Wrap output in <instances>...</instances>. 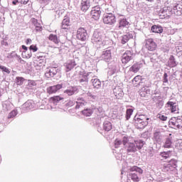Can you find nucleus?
Instances as JSON below:
<instances>
[{
    "mask_svg": "<svg viewBox=\"0 0 182 182\" xmlns=\"http://www.w3.org/2000/svg\"><path fill=\"white\" fill-rule=\"evenodd\" d=\"M149 119L147 115L139 114L135 119V127H136V129H144V127L149 124Z\"/></svg>",
    "mask_w": 182,
    "mask_h": 182,
    "instance_id": "obj_1",
    "label": "nucleus"
},
{
    "mask_svg": "<svg viewBox=\"0 0 182 182\" xmlns=\"http://www.w3.org/2000/svg\"><path fill=\"white\" fill-rule=\"evenodd\" d=\"M97 0H81L80 9L82 12H87L91 6L98 5Z\"/></svg>",
    "mask_w": 182,
    "mask_h": 182,
    "instance_id": "obj_2",
    "label": "nucleus"
},
{
    "mask_svg": "<svg viewBox=\"0 0 182 182\" xmlns=\"http://www.w3.org/2000/svg\"><path fill=\"white\" fill-rule=\"evenodd\" d=\"M102 21L106 25H114L116 16L112 13H105L103 15Z\"/></svg>",
    "mask_w": 182,
    "mask_h": 182,
    "instance_id": "obj_3",
    "label": "nucleus"
},
{
    "mask_svg": "<svg viewBox=\"0 0 182 182\" xmlns=\"http://www.w3.org/2000/svg\"><path fill=\"white\" fill-rule=\"evenodd\" d=\"M159 14H160L159 16L161 18V19H166V18H170V16L173 15V8H171V6H165L160 10Z\"/></svg>",
    "mask_w": 182,
    "mask_h": 182,
    "instance_id": "obj_4",
    "label": "nucleus"
},
{
    "mask_svg": "<svg viewBox=\"0 0 182 182\" xmlns=\"http://www.w3.org/2000/svg\"><path fill=\"white\" fill-rule=\"evenodd\" d=\"M34 63L37 70H43V68L46 66V57L43 55L38 57V60Z\"/></svg>",
    "mask_w": 182,
    "mask_h": 182,
    "instance_id": "obj_5",
    "label": "nucleus"
},
{
    "mask_svg": "<svg viewBox=\"0 0 182 182\" xmlns=\"http://www.w3.org/2000/svg\"><path fill=\"white\" fill-rule=\"evenodd\" d=\"M92 41L93 43H99L100 45H106L105 36H102L101 33L95 31L92 36Z\"/></svg>",
    "mask_w": 182,
    "mask_h": 182,
    "instance_id": "obj_6",
    "label": "nucleus"
},
{
    "mask_svg": "<svg viewBox=\"0 0 182 182\" xmlns=\"http://www.w3.org/2000/svg\"><path fill=\"white\" fill-rule=\"evenodd\" d=\"M76 38L78 41L85 42L87 39V31L85 28H79L77 31Z\"/></svg>",
    "mask_w": 182,
    "mask_h": 182,
    "instance_id": "obj_7",
    "label": "nucleus"
},
{
    "mask_svg": "<svg viewBox=\"0 0 182 182\" xmlns=\"http://www.w3.org/2000/svg\"><path fill=\"white\" fill-rule=\"evenodd\" d=\"M145 48L150 52H154L157 49V43L154 42L153 38H147L145 40Z\"/></svg>",
    "mask_w": 182,
    "mask_h": 182,
    "instance_id": "obj_8",
    "label": "nucleus"
},
{
    "mask_svg": "<svg viewBox=\"0 0 182 182\" xmlns=\"http://www.w3.org/2000/svg\"><path fill=\"white\" fill-rule=\"evenodd\" d=\"M100 15H102V10L100 9V6L97 4L91 10V16L93 19L97 21L100 18Z\"/></svg>",
    "mask_w": 182,
    "mask_h": 182,
    "instance_id": "obj_9",
    "label": "nucleus"
},
{
    "mask_svg": "<svg viewBox=\"0 0 182 182\" xmlns=\"http://www.w3.org/2000/svg\"><path fill=\"white\" fill-rule=\"evenodd\" d=\"M132 59L133 53L131 50H126L122 55V63L124 65H127V63H129Z\"/></svg>",
    "mask_w": 182,
    "mask_h": 182,
    "instance_id": "obj_10",
    "label": "nucleus"
},
{
    "mask_svg": "<svg viewBox=\"0 0 182 182\" xmlns=\"http://www.w3.org/2000/svg\"><path fill=\"white\" fill-rule=\"evenodd\" d=\"M170 126H172L171 127L173 129H180L182 127V119H171L169 121Z\"/></svg>",
    "mask_w": 182,
    "mask_h": 182,
    "instance_id": "obj_11",
    "label": "nucleus"
},
{
    "mask_svg": "<svg viewBox=\"0 0 182 182\" xmlns=\"http://www.w3.org/2000/svg\"><path fill=\"white\" fill-rule=\"evenodd\" d=\"M63 87V85L62 84H58L56 85L50 86L47 88V93L48 95H53L56 93L58 90H60Z\"/></svg>",
    "mask_w": 182,
    "mask_h": 182,
    "instance_id": "obj_12",
    "label": "nucleus"
},
{
    "mask_svg": "<svg viewBox=\"0 0 182 182\" xmlns=\"http://www.w3.org/2000/svg\"><path fill=\"white\" fill-rule=\"evenodd\" d=\"M176 167H177V161H176V159H171L168 164L164 165V168L166 170V171H170V170L173 171Z\"/></svg>",
    "mask_w": 182,
    "mask_h": 182,
    "instance_id": "obj_13",
    "label": "nucleus"
},
{
    "mask_svg": "<svg viewBox=\"0 0 182 182\" xmlns=\"http://www.w3.org/2000/svg\"><path fill=\"white\" fill-rule=\"evenodd\" d=\"M21 48L23 49V51L21 53V56L23 59H30V58H32V51L28 50V47H26V46L23 45Z\"/></svg>",
    "mask_w": 182,
    "mask_h": 182,
    "instance_id": "obj_14",
    "label": "nucleus"
},
{
    "mask_svg": "<svg viewBox=\"0 0 182 182\" xmlns=\"http://www.w3.org/2000/svg\"><path fill=\"white\" fill-rule=\"evenodd\" d=\"M102 59L105 62H110L112 60V50H107L102 52Z\"/></svg>",
    "mask_w": 182,
    "mask_h": 182,
    "instance_id": "obj_15",
    "label": "nucleus"
},
{
    "mask_svg": "<svg viewBox=\"0 0 182 182\" xmlns=\"http://www.w3.org/2000/svg\"><path fill=\"white\" fill-rule=\"evenodd\" d=\"M143 68V63H135L130 68L129 71L133 73H137Z\"/></svg>",
    "mask_w": 182,
    "mask_h": 182,
    "instance_id": "obj_16",
    "label": "nucleus"
},
{
    "mask_svg": "<svg viewBox=\"0 0 182 182\" xmlns=\"http://www.w3.org/2000/svg\"><path fill=\"white\" fill-rule=\"evenodd\" d=\"M90 73H85V72H80L79 74V82L80 83H83L84 82H88L89 81V75Z\"/></svg>",
    "mask_w": 182,
    "mask_h": 182,
    "instance_id": "obj_17",
    "label": "nucleus"
},
{
    "mask_svg": "<svg viewBox=\"0 0 182 182\" xmlns=\"http://www.w3.org/2000/svg\"><path fill=\"white\" fill-rule=\"evenodd\" d=\"M173 14L177 16L182 14V2L176 4L173 6Z\"/></svg>",
    "mask_w": 182,
    "mask_h": 182,
    "instance_id": "obj_18",
    "label": "nucleus"
},
{
    "mask_svg": "<svg viewBox=\"0 0 182 182\" xmlns=\"http://www.w3.org/2000/svg\"><path fill=\"white\" fill-rule=\"evenodd\" d=\"M58 73V71H56V68H47L45 76L46 77H53L55 75Z\"/></svg>",
    "mask_w": 182,
    "mask_h": 182,
    "instance_id": "obj_19",
    "label": "nucleus"
},
{
    "mask_svg": "<svg viewBox=\"0 0 182 182\" xmlns=\"http://www.w3.org/2000/svg\"><path fill=\"white\" fill-rule=\"evenodd\" d=\"M65 97H62L61 95H56L49 98L50 103H59V102L64 100Z\"/></svg>",
    "mask_w": 182,
    "mask_h": 182,
    "instance_id": "obj_20",
    "label": "nucleus"
},
{
    "mask_svg": "<svg viewBox=\"0 0 182 182\" xmlns=\"http://www.w3.org/2000/svg\"><path fill=\"white\" fill-rule=\"evenodd\" d=\"M65 66L66 68L65 72H70L75 66H76V62L75 60H70L65 64Z\"/></svg>",
    "mask_w": 182,
    "mask_h": 182,
    "instance_id": "obj_21",
    "label": "nucleus"
},
{
    "mask_svg": "<svg viewBox=\"0 0 182 182\" xmlns=\"http://www.w3.org/2000/svg\"><path fill=\"white\" fill-rule=\"evenodd\" d=\"M70 26V18L67 17L64 18L62 21L61 29H69Z\"/></svg>",
    "mask_w": 182,
    "mask_h": 182,
    "instance_id": "obj_22",
    "label": "nucleus"
},
{
    "mask_svg": "<svg viewBox=\"0 0 182 182\" xmlns=\"http://www.w3.org/2000/svg\"><path fill=\"white\" fill-rule=\"evenodd\" d=\"M48 41L53 42V43H55V45H58V43H60V39H59L57 35L53 33L49 35Z\"/></svg>",
    "mask_w": 182,
    "mask_h": 182,
    "instance_id": "obj_23",
    "label": "nucleus"
},
{
    "mask_svg": "<svg viewBox=\"0 0 182 182\" xmlns=\"http://www.w3.org/2000/svg\"><path fill=\"white\" fill-rule=\"evenodd\" d=\"M168 106H169V109L171 110V113H176L177 110H178V107L177 106V104L173 102H167Z\"/></svg>",
    "mask_w": 182,
    "mask_h": 182,
    "instance_id": "obj_24",
    "label": "nucleus"
},
{
    "mask_svg": "<svg viewBox=\"0 0 182 182\" xmlns=\"http://www.w3.org/2000/svg\"><path fill=\"white\" fill-rule=\"evenodd\" d=\"M153 139L157 143L161 141V132H160V130L156 129L154 131Z\"/></svg>",
    "mask_w": 182,
    "mask_h": 182,
    "instance_id": "obj_25",
    "label": "nucleus"
},
{
    "mask_svg": "<svg viewBox=\"0 0 182 182\" xmlns=\"http://www.w3.org/2000/svg\"><path fill=\"white\" fill-rule=\"evenodd\" d=\"M132 38H133V35L127 33L122 36L121 43L122 45H125V43H127Z\"/></svg>",
    "mask_w": 182,
    "mask_h": 182,
    "instance_id": "obj_26",
    "label": "nucleus"
},
{
    "mask_svg": "<svg viewBox=\"0 0 182 182\" xmlns=\"http://www.w3.org/2000/svg\"><path fill=\"white\" fill-rule=\"evenodd\" d=\"M129 26V21H127V19L126 18H122L120 19L119 21V29H123V28H127Z\"/></svg>",
    "mask_w": 182,
    "mask_h": 182,
    "instance_id": "obj_27",
    "label": "nucleus"
},
{
    "mask_svg": "<svg viewBox=\"0 0 182 182\" xmlns=\"http://www.w3.org/2000/svg\"><path fill=\"white\" fill-rule=\"evenodd\" d=\"M92 86L95 89H100L102 87V82L97 78L92 79Z\"/></svg>",
    "mask_w": 182,
    "mask_h": 182,
    "instance_id": "obj_28",
    "label": "nucleus"
},
{
    "mask_svg": "<svg viewBox=\"0 0 182 182\" xmlns=\"http://www.w3.org/2000/svg\"><path fill=\"white\" fill-rule=\"evenodd\" d=\"M127 153H136L137 149L136 148V144L129 143L127 148Z\"/></svg>",
    "mask_w": 182,
    "mask_h": 182,
    "instance_id": "obj_29",
    "label": "nucleus"
},
{
    "mask_svg": "<svg viewBox=\"0 0 182 182\" xmlns=\"http://www.w3.org/2000/svg\"><path fill=\"white\" fill-rule=\"evenodd\" d=\"M154 33H163V27L161 26L154 25L151 28Z\"/></svg>",
    "mask_w": 182,
    "mask_h": 182,
    "instance_id": "obj_30",
    "label": "nucleus"
},
{
    "mask_svg": "<svg viewBox=\"0 0 182 182\" xmlns=\"http://www.w3.org/2000/svg\"><path fill=\"white\" fill-rule=\"evenodd\" d=\"M81 113L83 116H85V117H90V116L93 114V109L90 108H86L81 111Z\"/></svg>",
    "mask_w": 182,
    "mask_h": 182,
    "instance_id": "obj_31",
    "label": "nucleus"
},
{
    "mask_svg": "<svg viewBox=\"0 0 182 182\" xmlns=\"http://www.w3.org/2000/svg\"><path fill=\"white\" fill-rule=\"evenodd\" d=\"M31 109H33V105L31 101H27L22 105L23 110H31Z\"/></svg>",
    "mask_w": 182,
    "mask_h": 182,
    "instance_id": "obj_32",
    "label": "nucleus"
},
{
    "mask_svg": "<svg viewBox=\"0 0 182 182\" xmlns=\"http://www.w3.org/2000/svg\"><path fill=\"white\" fill-rule=\"evenodd\" d=\"M112 129H113V125L112 124V122H110L109 121H105L104 122L103 129L105 132H110V130H112Z\"/></svg>",
    "mask_w": 182,
    "mask_h": 182,
    "instance_id": "obj_33",
    "label": "nucleus"
},
{
    "mask_svg": "<svg viewBox=\"0 0 182 182\" xmlns=\"http://www.w3.org/2000/svg\"><path fill=\"white\" fill-rule=\"evenodd\" d=\"M122 93L123 91H122V88H120V87H116L114 89V94L117 99H120V97H122Z\"/></svg>",
    "mask_w": 182,
    "mask_h": 182,
    "instance_id": "obj_34",
    "label": "nucleus"
},
{
    "mask_svg": "<svg viewBox=\"0 0 182 182\" xmlns=\"http://www.w3.org/2000/svg\"><path fill=\"white\" fill-rule=\"evenodd\" d=\"M172 144H173V142L171 141V139L170 138H166L163 147L164 149H171Z\"/></svg>",
    "mask_w": 182,
    "mask_h": 182,
    "instance_id": "obj_35",
    "label": "nucleus"
},
{
    "mask_svg": "<svg viewBox=\"0 0 182 182\" xmlns=\"http://www.w3.org/2000/svg\"><path fill=\"white\" fill-rule=\"evenodd\" d=\"M129 171H136V173H139V174H142L143 173V169H141V168L136 166H134L132 167H131L129 168Z\"/></svg>",
    "mask_w": 182,
    "mask_h": 182,
    "instance_id": "obj_36",
    "label": "nucleus"
},
{
    "mask_svg": "<svg viewBox=\"0 0 182 182\" xmlns=\"http://www.w3.org/2000/svg\"><path fill=\"white\" fill-rule=\"evenodd\" d=\"M136 146V149H138V150H141V149L144 146V142L141 140H137L134 141Z\"/></svg>",
    "mask_w": 182,
    "mask_h": 182,
    "instance_id": "obj_37",
    "label": "nucleus"
},
{
    "mask_svg": "<svg viewBox=\"0 0 182 182\" xmlns=\"http://www.w3.org/2000/svg\"><path fill=\"white\" fill-rule=\"evenodd\" d=\"M23 82H25V78H23V77H16V83L18 86H22V85H23Z\"/></svg>",
    "mask_w": 182,
    "mask_h": 182,
    "instance_id": "obj_38",
    "label": "nucleus"
},
{
    "mask_svg": "<svg viewBox=\"0 0 182 182\" xmlns=\"http://www.w3.org/2000/svg\"><path fill=\"white\" fill-rule=\"evenodd\" d=\"M171 151H163L160 153V156L165 159H169Z\"/></svg>",
    "mask_w": 182,
    "mask_h": 182,
    "instance_id": "obj_39",
    "label": "nucleus"
},
{
    "mask_svg": "<svg viewBox=\"0 0 182 182\" xmlns=\"http://www.w3.org/2000/svg\"><path fill=\"white\" fill-rule=\"evenodd\" d=\"M33 23H36V31H37V32H41L42 31V26H41V24L38 23V20L33 18Z\"/></svg>",
    "mask_w": 182,
    "mask_h": 182,
    "instance_id": "obj_40",
    "label": "nucleus"
},
{
    "mask_svg": "<svg viewBox=\"0 0 182 182\" xmlns=\"http://www.w3.org/2000/svg\"><path fill=\"white\" fill-rule=\"evenodd\" d=\"M133 114V109H127L126 112V119L129 120L131 116Z\"/></svg>",
    "mask_w": 182,
    "mask_h": 182,
    "instance_id": "obj_41",
    "label": "nucleus"
},
{
    "mask_svg": "<svg viewBox=\"0 0 182 182\" xmlns=\"http://www.w3.org/2000/svg\"><path fill=\"white\" fill-rule=\"evenodd\" d=\"M130 176L132 180L134 181V182L140 181V178L139 177V176H137L136 173H132Z\"/></svg>",
    "mask_w": 182,
    "mask_h": 182,
    "instance_id": "obj_42",
    "label": "nucleus"
},
{
    "mask_svg": "<svg viewBox=\"0 0 182 182\" xmlns=\"http://www.w3.org/2000/svg\"><path fill=\"white\" fill-rule=\"evenodd\" d=\"M64 93H66L68 96H73V95H75V90H73V88L65 90Z\"/></svg>",
    "mask_w": 182,
    "mask_h": 182,
    "instance_id": "obj_43",
    "label": "nucleus"
},
{
    "mask_svg": "<svg viewBox=\"0 0 182 182\" xmlns=\"http://www.w3.org/2000/svg\"><path fill=\"white\" fill-rule=\"evenodd\" d=\"M18 112H16V110H13L9 114L8 119H14V117H15V116H16Z\"/></svg>",
    "mask_w": 182,
    "mask_h": 182,
    "instance_id": "obj_44",
    "label": "nucleus"
},
{
    "mask_svg": "<svg viewBox=\"0 0 182 182\" xmlns=\"http://www.w3.org/2000/svg\"><path fill=\"white\" fill-rule=\"evenodd\" d=\"M157 117L159 120H162V122H166L167 120V117L162 114H158Z\"/></svg>",
    "mask_w": 182,
    "mask_h": 182,
    "instance_id": "obj_45",
    "label": "nucleus"
},
{
    "mask_svg": "<svg viewBox=\"0 0 182 182\" xmlns=\"http://www.w3.org/2000/svg\"><path fill=\"white\" fill-rule=\"evenodd\" d=\"M0 70L2 72H4L5 73H8L9 75V73H11V71H9V68L4 66V65H0Z\"/></svg>",
    "mask_w": 182,
    "mask_h": 182,
    "instance_id": "obj_46",
    "label": "nucleus"
},
{
    "mask_svg": "<svg viewBox=\"0 0 182 182\" xmlns=\"http://www.w3.org/2000/svg\"><path fill=\"white\" fill-rule=\"evenodd\" d=\"M28 86L29 87H33V86H36V82L32 80H28Z\"/></svg>",
    "mask_w": 182,
    "mask_h": 182,
    "instance_id": "obj_47",
    "label": "nucleus"
},
{
    "mask_svg": "<svg viewBox=\"0 0 182 182\" xmlns=\"http://www.w3.org/2000/svg\"><path fill=\"white\" fill-rule=\"evenodd\" d=\"M120 144H122V141L117 139H115L114 141L115 149H119V147H120Z\"/></svg>",
    "mask_w": 182,
    "mask_h": 182,
    "instance_id": "obj_48",
    "label": "nucleus"
},
{
    "mask_svg": "<svg viewBox=\"0 0 182 182\" xmlns=\"http://www.w3.org/2000/svg\"><path fill=\"white\" fill-rule=\"evenodd\" d=\"M30 51L32 50L33 52H38V46L36 45H31L29 47Z\"/></svg>",
    "mask_w": 182,
    "mask_h": 182,
    "instance_id": "obj_49",
    "label": "nucleus"
},
{
    "mask_svg": "<svg viewBox=\"0 0 182 182\" xmlns=\"http://www.w3.org/2000/svg\"><path fill=\"white\" fill-rule=\"evenodd\" d=\"M140 80H141V75H136L134 77V78L133 79L132 82H140Z\"/></svg>",
    "mask_w": 182,
    "mask_h": 182,
    "instance_id": "obj_50",
    "label": "nucleus"
},
{
    "mask_svg": "<svg viewBox=\"0 0 182 182\" xmlns=\"http://www.w3.org/2000/svg\"><path fill=\"white\" fill-rule=\"evenodd\" d=\"M168 75H167V73L164 74V83H167L168 82V79L167 78Z\"/></svg>",
    "mask_w": 182,
    "mask_h": 182,
    "instance_id": "obj_51",
    "label": "nucleus"
},
{
    "mask_svg": "<svg viewBox=\"0 0 182 182\" xmlns=\"http://www.w3.org/2000/svg\"><path fill=\"white\" fill-rule=\"evenodd\" d=\"M83 106H85L84 103H79L75 106V109H83Z\"/></svg>",
    "mask_w": 182,
    "mask_h": 182,
    "instance_id": "obj_52",
    "label": "nucleus"
},
{
    "mask_svg": "<svg viewBox=\"0 0 182 182\" xmlns=\"http://www.w3.org/2000/svg\"><path fill=\"white\" fill-rule=\"evenodd\" d=\"M128 141H129V139L127 137L124 136L122 140V144H124V146H126V144H127Z\"/></svg>",
    "mask_w": 182,
    "mask_h": 182,
    "instance_id": "obj_53",
    "label": "nucleus"
},
{
    "mask_svg": "<svg viewBox=\"0 0 182 182\" xmlns=\"http://www.w3.org/2000/svg\"><path fill=\"white\" fill-rule=\"evenodd\" d=\"M31 43H32V39L27 38L26 41V45H31Z\"/></svg>",
    "mask_w": 182,
    "mask_h": 182,
    "instance_id": "obj_54",
    "label": "nucleus"
},
{
    "mask_svg": "<svg viewBox=\"0 0 182 182\" xmlns=\"http://www.w3.org/2000/svg\"><path fill=\"white\" fill-rule=\"evenodd\" d=\"M21 4H23V5H26L28 2H29V0H21Z\"/></svg>",
    "mask_w": 182,
    "mask_h": 182,
    "instance_id": "obj_55",
    "label": "nucleus"
},
{
    "mask_svg": "<svg viewBox=\"0 0 182 182\" xmlns=\"http://www.w3.org/2000/svg\"><path fill=\"white\" fill-rule=\"evenodd\" d=\"M176 59L173 55H171L169 58V62H175Z\"/></svg>",
    "mask_w": 182,
    "mask_h": 182,
    "instance_id": "obj_56",
    "label": "nucleus"
},
{
    "mask_svg": "<svg viewBox=\"0 0 182 182\" xmlns=\"http://www.w3.org/2000/svg\"><path fill=\"white\" fill-rule=\"evenodd\" d=\"M67 105H68V106H73V101H69V102L67 103Z\"/></svg>",
    "mask_w": 182,
    "mask_h": 182,
    "instance_id": "obj_57",
    "label": "nucleus"
},
{
    "mask_svg": "<svg viewBox=\"0 0 182 182\" xmlns=\"http://www.w3.org/2000/svg\"><path fill=\"white\" fill-rule=\"evenodd\" d=\"M19 3V1L15 0L12 1L13 5H16V4Z\"/></svg>",
    "mask_w": 182,
    "mask_h": 182,
    "instance_id": "obj_58",
    "label": "nucleus"
},
{
    "mask_svg": "<svg viewBox=\"0 0 182 182\" xmlns=\"http://www.w3.org/2000/svg\"><path fill=\"white\" fill-rule=\"evenodd\" d=\"M148 2H153L154 0H146Z\"/></svg>",
    "mask_w": 182,
    "mask_h": 182,
    "instance_id": "obj_59",
    "label": "nucleus"
},
{
    "mask_svg": "<svg viewBox=\"0 0 182 182\" xmlns=\"http://www.w3.org/2000/svg\"><path fill=\"white\" fill-rule=\"evenodd\" d=\"M118 16H122L121 14H117Z\"/></svg>",
    "mask_w": 182,
    "mask_h": 182,
    "instance_id": "obj_60",
    "label": "nucleus"
},
{
    "mask_svg": "<svg viewBox=\"0 0 182 182\" xmlns=\"http://www.w3.org/2000/svg\"><path fill=\"white\" fill-rule=\"evenodd\" d=\"M1 92H0V97H1Z\"/></svg>",
    "mask_w": 182,
    "mask_h": 182,
    "instance_id": "obj_61",
    "label": "nucleus"
}]
</instances>
